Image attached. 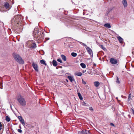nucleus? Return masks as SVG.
Returning a JSON list of instances; mask_svg holds the SVG:
<instances>
[{
  "instance_id": "obj_1",
  "label": "nucleus",
  "mask_w": 134,
  "mask_h": 134,
  "mask_svg": "<svg viewBox=\"0 0 134 134\" xmlns=\"http://www.w3.org/2000/svg\"><path fill=\"white\" fill-rule=\"evenodd\" d=\"M22 17L20 15H17L14 17L12 20L11 23L13 26V30H18L20 29L21 30L23 28Z\"/></svg>"
},
{
  "instance_id": "obj_2",
  "label": "nucleus",
  "mask_w": 134,
  "mask_h": 134,
  "mask_svg": "<svg viewBox=\"0 0 134 134\" xmlns=\"http://www.w3.org/2000/svg\"><path fill=\"white\" fill-rule=\"evenodd\" d=\"M13 57L15 60L20 64H23L24 62L22 58L18 54H14Z\"/></svg>"
},
{
  "instance_id": "obj_3",
  "label": "nucleus",
  "mask_w": 134,
  "mask_h": 134,
  "mask_svg": "<svg viewBox=\"0 0 134 134\" xmlns=\"http://www.w3.org/2000/svg\"><path fill=\"white\" fill-rule=\"evenodd\" d=\"M33 36L36 38L35 40H39L41 37L38 31L37 30H35L33 32Z\"/></svg>"
},
{
  "instance_id": "obj_4",
  "label": "nucleus",
  "mask_w": 134,
  "mask_h": 134,
  "mask_svg": "<svg viewBox=\"0 0 134 134\" xmlns=\"http://www.w3.org/2000/svg\"><path fill=\"white\" fill-rule=\"evenodd\" d=\"M18 100L21 105L24 106L26 105V102L24 99L22 97H20L18 99Z\"/></svg>"
},
{
  "instance_id": "obj_5",
  "label": "nucleus",
  "mask_w": 134,
  "mask_h": 134,
  "mask_svg": "<svg viewBox=\"0 0 134 134\" xmlns=\"http://www.w3.org/2000/svg\"><path fill=\"white\" fill-rule=\"evenodd\" d=\"M32 65L33 67L34 68L35 70L37 72L38 71V69L37 65L36 63L33 62L32 64Z\"/></svg>"
},
{
  "instance_id": "obj_6",
  "label": "nucleus",
  "mask_w": 134,
  "mask_h": 134,
  "mask_svg": "<svg viewBox=\"0 0 134 134\" xmlns=\"http://www.w3.org/2000/svg\"><path fill=\"white\" fill-rule=\"evenodd\" d=\"M110 61L111 63L113 64H115L118 63L117 60L113 58H111L110 59Z\"/></svg>"
},
{
  "instance_id": "obj_7",
  "label": "nucleus",
  "mask_w": 134,
  "mask_h": 134,
  "mask_svg": "<svg viewBox=\"0 0 134 134\" xmlns=\"http://www.w3.org/2000/svg\"><path fill=\"white\" fill-rule=\"evenodd\" d=\"M89 133V131H87L86 130H82L81 131L78 132V134H87Z\"/></svg>"
},
{
  "instance_id": "obj_8",
  "label": "nucleus",
  "mask_w": 134,
  "mask_h": 134,
  "mask_svg": "<svg viewBox=\"0 0 134 134\" xmlns=\"http://www.w3.org/2000/svg\"><path fill=\"white\" fill-rule=\"evenodd\" d=\"M4 6L6 9H9V8L10 9V8L9 7V3L7 2H4Z\"/></svg>"
},
{
  "instance_id": "obj_9",
  "label": "nucleus",
  "mask_w": 134,
  "mask_h": 134,
  "mask_svg": "<svg viewBox=\"0 0 134 134\" xmlns=\"http://www.w3.org/2000/svg\"><path fill=\"white\" fill-rule=\"evenodd\" d=\"M33 41L32 40L29 41H27L26 43L27 46L29 48L30 46L31 45V44L33 42Z\"/></svg>"
},
{
  "instance_id": "obj_10",
  "label": "nucleus",
  "mask_w": 134,
  "mask_h": 134,
  "mask_svg": "<svg viewBox=\"0 0 134 134\" xmlns=\"http://www.w3.org/2000/svg\"><path fill=\"white\" fill-rule=\"evenodd\" d=\"M18 118L19 119V120L20 121V122L23 125H24L25 124L24 121V120L23 119L21 116H18Z\"/></svg>"
},
{
  "instance_id": "obj_11",
  "label": "nucleus",
  "mask_w": 134,
  "mask_h": 134,
  "mask_svg": "<svg viewBox=\"0 0 134 134\" xmlns=\"http://www.w3.org/2000/svg\"><path fill=\"white\" fill-rule=\"evenodd\" d=\"M122 3L125 8H126L127 7V4L126 0H122Z\"/></svg>"
},
{
  "instance_id": "obj_12",
  "label": "nucleus",
  "mask_w": 134,
  "mask_h": 134,
  "mask_svg": "<svg viewBox=\"0 0 134 134\" xmlns=\"http://www.w3.org/2000/svg\"><path fill=\"white\" fill-rule=\"evenodd\" d=\"M36 44L35 43H34L33 41V42L31 44V45L30 46L29 48H35L36 47Z\"/></svg>"
},
{
  "instance_id": "obj_13",
  "label": "nucleus",
  "mask_w": 134,
  "mask_h": 134,
  "mask_svg": "<svg viewBox=\"0 0 134 134\" xmlns=\"http://www.w3.org/2000/svg\"><path fill=\"white\" fill-rule=\"evenodd\" d=\"M117 38L119 41V42L121 43L123 41V39L120 36H118L117 37Z\"/></svg>"
},
{
  "instance_id": "obj_14",
  "label": "nucleus",
  "mask_w": 134,
  "mask_h": 134,
  "mask_svg": "<svg viewBox=\"0 0 134 134\" xmlns=\"http://www.w3.org/2000/svg\"><path fill=\"white\" fill-rule=\"evenodd\" d=\"M86 49L88 53L90 54H91L92 53V51L90 47H87L86 48Z\"/></svg>"
},
{
  "instance_id": "obj_15",
  "label": "nucleus",
  "mask_w": 134,
  "mask_h": 134,
  "mask_svg": "<svg viewBox=\"0 0 134 134\" xmlns=\"http://www.w3.org/2000/svg\"><path fill=\"white\" fill-rule=\"evenodd\" d=\"M68 78L69 79L71 82H72L73 80L74 81V79L73 77H72L71 76H68Z\"/></svg>"
},
{
  "instance_id": "obj_16",
  "label": "nucleus",
  "mask_w": 134,
  "mask_h": 134,
  "mask_svg": "<svg viewBox=\"0 0 134 134\" xmlns=\"http://www.w3.org/2000/svg\"><path fill=\"white\" fill-rule=\"evenodd\" d=\"M61 56L62 59L64 61H66V56L63 54L61 55Z\"/></svg>"
},
{
  "instance_id": "obj_17",
  "label": "nucleus",
  "mask_w": 134,
  "mask_h": 134,
  "mask_svg": "<svg viewBox=\"0 0 134 134\" xmlns=\"http://www.w3.org/2000/svg\"><path fill=\"white\" fill-rule=\"evenodd\" d=\"M52 63L53 65L54 66H56L57 65V62L56 60H53Z\"/></svg>"
},
{
  "instance_id": "obj_18",
  "label": "nucleus",
  "mask_w": 134,
  "mask_h": 134,
  "mask_svg": "<svg viewBox=\"0 0 134 134\" xmlns=\"http://www.w3.org/2000/svg\"><path fill=\"white\" fill-rule=\"evenodd\" d=\"M104 26L106 27L109 28H111V26L110 24L109 23L105 24L104 25Z\"/></svg>"
},
{
  "instance_id": "obj_19",
  "label": "nucleus",
  "mask_w": 134,
  "mask_h": 134,
  "mask_svg": "<svg viewBox=\"0 0 134 134\" xmlns=\"http://www.w3.org/2000/svg\"><path fill=\"white\" fill-rule=\"evenodd\" d=\"M82 74V73L80 72H77L75 73V75L79 76H81Z\"/></svg>"
},
{
  "instance_id": "obj_20",
  "label": "nucleus",
  "mask_w": 134,
  "mask_h": 134,
  "mask_svg": "<svg viewBox=\"0 0 134 134\" xmlns=\"http://www.w3.org/2000/svg\"><path fill=\"white\" fill-rule=\"evenodd\" d=\"M94 86L96 87H98L99 85V83L98 81L95 82H94Z\"/></svg>"
},
{
  "instance_id": "obj_21",
  "label": "nucleus",
  "mask_w": 134,
  "mask_h": 134,
  "mask_svg": "<svg viewBox=\"0 0 134 134\" xmlns=\"http://www.w3.org/2000/svg\"><path fill=\"white\" fill-rule=\"evenodd\" d=\"M80 65L83 68H86L85 64L83 63H81L80 64Z\"/></svg>"
},
{
  "instance_id": "obj_22",
  "label": "nucleus",
  "mask_w": 134,
  "mask_h": 134,
  "mask_svg": "<svg viewBox=\"0 0 134 134\" xmlns=\"http://www.w3.org/2000/svg\"><path fill=\"white\" fill-rule=\"evenodd\" d=\"M40 62L41 64H43L45 65H47L45 63V61L43 60H40Z\"/></svg>"
},
{
  "instance_id": "obj_23",
  "label": "nucleus",
  "mask_w": 134,
  "mask_h": 134,
  "mask_svg": "<svg viewBox=\"0 0 134 134\" xmlns=\"http://www.w3.org/2000/svg\"><path fill=\"white\" fill-rule=\"evenodd\" d=\"M100 47L104 51H107L105 47H104L103 45H100Z\"/></svg>"
},
{
  "instance_id": "obj_24",
  "label": "nucleus",
  "mask_w": 134,
  "mask_h": 134,
  "mask_svg": "<svg viewBox=\"0 0 134 134\" xmlns=\"http://www.w3.org/2000/svg\"><path fill=\"white\" fill-rule=\"evenodd\" d=\"M5 120L7 122H9L10 120V118L8 116H7L5 117Z\"/></svg>"
},
{
  "instance_id": "obj_25",
  "label": "nucleus",
  "mask_w": 134,
  "mask_h": 134,
  "mask_svg": "<svg viewBox=\"0 0 134 134\" xmlns=\"http://www.w3.org/2000/svg\"><path fill=\"white\" fill-rule=\"evenodd\" d=\"M78 95L79 98V99L81 100L83 99V98L82 96H81L80 93H78Z\"/></svg>"
},
{
  "instance_id": "obj_26",
  "label": "nucleus",
  "mask_w": 134,
  "mask_h": 134,
  "mask_svg": "<svg viewBox=\"0 0 134 134\" xmlns=\"http://www.w3.org/2000/svg\"><path fill=\"white\" fill-rule=\"evenodd\" d=\"M71 55L73 57H75L77 56V54L76 53L72 52L71 53Z\"/></svg>"
},
{
  "instance_id": "obj_27",
  "label": "nucleus",
  "mask_w": 134,
  "mask_h": 134,
  "mask_svg": "<svg viewBox=\"0 0 134 134\" xmlns=\"http://www.w3.org/2000/svg\"><path fill=\"white\" fill-rule=\"evenodd\" d=\"M86 103L84 101L82 102L81 103V104L83 106H87V105L86 104Z\"/></svg>"
},
{
  "instance_id": "obj_28",
  "label": "nucleus",
  "mask_w": 134,
  "mask_h": 134,
  "mask_svg": "<svg viewBox=\"0 0 134 134\" xmlns=\"http://www.w3.org/2000/svg\"><path fill=\"white\" fill-rule=\"evenodd\" d=\"M116 82L117 83L119 84L120 83V82L119 80V78L118 77H116Z\"/></svg>"
},
{
  "instance_id": "obj_29",
  "label": "nucleus",
  "mask_w": 134,
  "mask_h": 134,
  "mask_svg": "<svg viewBox=\"0 0 134 134\" xmlns=\"http://www.w3.org/2000/svg\"><path fill=\"white\" fill-rule=\"evenodd\" d=\"M131 94H130L129 95V97H128V101H129L131 99Z\"/></svg>"
},
{
  "instance_id": "obj_30",
  "label": "nucleus",
  "mask_w": 134,
  "mask_h": 134,
  "mask_svg": "<svg viewBox=\"0 0 134 134\" xmlns=\"http://www.w3.org/2000/svg\"><path fill=\"white\" fill-rule=\"evenodd\" d=\"M57 60L58 61V62H60V63H62V60L61 59H60V58L58 59Z\"/></svg>"
},
{
  "instance_id": "obj_31",
  "label": "nucleus",
  "mask_w": 134,
  "mask_h": 134,
  "mask_svg": "<svg viewBox=\"0 0 134 134\" xmlns=\"http://www.w3.org/2000/svg\"><path fill=\"white\" fill-rule=\"evenodd\" d=\"M89 110L91 111H93V109L92 107H90Z\"/></svg>"
},
{
  "instance_id": "obj_32",
  "label": "nucleus",
  "mask_w": 134,
  "mask_h": 134,
  "mask_svg": "<svg viewBox=\"0 0 134 134\" xmlns=\"http://www.w3.org/2000/svg\"><path fill=\"white\" fill-rule=\"evenodd\" d=\"M18 131L20 133H21L22 132V130L20 129H18Z\"/></svg>"
},
{
  "instance_id": "obj_33",
  "label": "nucleus",
  "mask_w": 134,
  "mask_h": 134,
  "mask_svg": "<svg viewBox=\"0 0 134 134\" xmlns=\"http://www.w3.org/2000/svg\"><path fill=\"white\" fill-rule=\"evenodd\" d=\"M82 83L83 84H86V82L85 81H84L83 79L82 80Z\"/></svg>"
},
{
  "instance_id": "obj_34",
  "label": "nucleus",
  "mask_w": 134,
  "mask_h": 134,
  "mask_svg": "<svg viewBox=\"0 0 134 134\" xmlns=\"http://www.w3.org/2000/svg\"><path fill=\"white\" fill-rule=\"evenodd\" d=\"M2 126L1 122H0V131L2 129Z\"/></svg>"
},
{
  "instance_id": "obj_35",
  "label": "nucleus",
  "mask_w": 134,
  "mask_h": 134,
  "mask_svg": "<svg viewBox=\"0 0 134 134\" xmlns=\"http://www.w3.org/2000/svg\"><path fill=\"white\" fill-rule=\"evenodd\" d=\"M82 45L83 46H84L85 47H88L84 43H83V44H82Z\"/></svg>"
},
{
  "instance_id": "obj_36",
  "label": "nucleus",
  "mask_w": 134,
  "mask_h": 134,
  "mask_svg": "<svg viewBox=\"0 0 134 134\" xmlns=\"http://www.w3.org/2000/svg\"><path fill=\"white\" fill-rule=\"evenodd\" d=\"M132 111L133 114L134 113V110L133 109H132Z\"/></svg>"
},
{
  "instance_id": "obj_37",
  "label": "nucleus",
  "mask_w": 134,
  "mask_h": 134,
  "mask_svg": "<svg viewBox=\"0 0 134 134\" xmlns=\"http://www.w3.org/2000/svg\"><path fill=\"white\" fill-rule=\"evenodd\" d=\"M110 124H111V125L112 126H114V125L112 123H111Z\"/></svg>"
},
{
  "instance_id": "obj_38",
  "label": "nucleus",
  "mask_w": 134,
  "mask_h": 134,
  "mask_svg": "<svg viewBox=\"0 0 134 134\" xmlns=\"http://www.w3.org/2000/svg\"><path fill=\"white\" fill-rule=\"evenodd\" d=\"M79 42L80 44H83V43L81 42Z\"/></svg>"
},
{
  "instance_id": "obj_39",
  "label": "nucleus",
  "mask_w": 134,
  "mask_h": 134,
  "mask_svg": "<svg viewBox=\"0 0 134 134\" xmlns=\"http://www.w3.org/2000/svg\"><path fill=\"white\" fill-rule=\"evenodd\" d=\"M86 70H83V73H84V72H86Z\"/></svg>"
},
{
  "instance_id": "obj_40",
  "label": "nucleus",
  "mask_w": 134,
  "mask_h": 134,
  "mask_svg": "<svg viewBox=\"0 0 134 134\" xmlns=\"http://www.w3.org/2000/svg\"><path fill=\"white\" fill-rule=\"evenodd\" d=\"M69 48H72L71 46H69Z\"/></svg>"
},
{
  "instance_id": "obj_41",
  "label": "nucleus",
  "mask_w": 134,
  "mask_h": 134,
  "mask_svg": "<svg viewBox=\"0 0 134 134\" xmlns=\"http://www.w3.org/2000/svg\"><path fill=\"white\" fill-rule=\"evenodd\" d=\"M0 11H2V10H1V9H0Z\"/></svg>"
},
{
  "instance_id": "obj_42",
  "label": "nucleus",
  "mask_w": 134,
  "mask_h": 134,
  "mask_svg": "<svg viewBox=\"0 0 134 134\" xmlns=\"http://www.w3.org/2000/svg\"><path fill=\"white\" fill-rule=\"evenodd\" d=\"M20 128H21V127H20Z\"/></svg>"
},
{
  "instance_id": "obj_43",
  "label": "nucleus",
  "mask_w": 134,
  "mask_h": 134,
  "mask_svg": "<svg viewBox=\"0 0 134 134\" xmlns=\"http://www.w3.org/2000/svg\"><path fill=\"white\" fill-rule=\"evenodd\" d=\"M103 134H104V133L103 132H102Z\"/></svg>"
},
{
  "instance_id": "obj_44",
  "label": "nucleus",
  "mask_w": 134,
  "mask_h": 134,
  "mask_svg": "<svg viewBox=\"0 0 134 134\" xmlns=\"http://www.w3.org/2000/svg\"><path fill=\"white\" fill-rule=\"evenodd\" d=\"M1 8H2L1 7L0 9H1Z\"/></svg>"
},
{
  "instance_id": "obj_45",
  "label": "nucleus",
  "mask_w": 134,
  "mask_h": 134,
  "mask_svg": "<svg viewBox=\"0 0 134 134\" xmlns=\"http://www.w3.org/2000/svg\"><path fill=\"white\" fill-rule=\"evenodd\" d=\"M1 8H2L1 7L0 9H1Z\"/></svg>"
}]
</instances>
